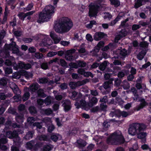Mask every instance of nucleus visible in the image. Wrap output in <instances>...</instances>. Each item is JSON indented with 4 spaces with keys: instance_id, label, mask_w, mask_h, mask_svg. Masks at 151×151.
Wrapping results in <instances>:
<instances>
[{
    "instance_id": "59",
    "label": "nucleus",
    "mask_w": 151,
    "mask_h": 151,
    "mask_svg": "<svg viewBox=\"0 0 151 151\" xmlns=\"http://www.w3.org/2000/svg\"><path fill=\"white\" fill-rule=\"evenodd\" d=\"M29 109L30 112L32 114H35L36 113V110L34 106H32L30 107Z\"/></svg>"
},
{
    "instance_id": "14",
    "label": "nucleus",
    "mask_w": 151,
    "mask_h": 151,
    "mask_svg": "<svg viewBox=\"0 0 151 151\" xmlns=\"http://www.w3.org/2000/svg\"><path fill=\"white\" fill-rule=\"evenodd\" d=\"M124 16V12L119 13L117 17L114 20L111 22L110 25L111 26L114 25L121 18L123 17Z\"/></svg>"
},
{
    "instance_id": "16",
    "label": "nucleus",
    "mask_w": 151,
    "mask_h": 151,
    "mask_svg": "<svg viewBox=\"0 0 151 151\" xmlns=\"http://www.w3.org/2000/svg\"><path fill=\"white\" fill-rule=\"evenodd\" d=\"M70 102L69 100H65L64 101L63 104V106L64 108V109L65 111H68L70 109Z\"/></svg>"
},
{
    "instance_id": "36",
    "label": "nucleus",
    "mask_w": 151,
    "mask_h": 151,
    "mask_svg": "<svg viewBox=\"0 0 151 151\" xmlns=\"http://www.w3.org/2000/svg\"><path fill=\"white\" fill-rule=\"evenodd\" d=\"M131 91L133 93L135 96V97L133 98V99L134 100H137L138 98V96L137 94H136V90L134 88H131Z\"/></svg>"
},
{
    "instance_id": "35",
    "label": "nucleus",
    "mask_w": 151,
    "mask_h": 151,
    "mask_svg": "<svg viewBox=\"0 0 151 151\" xmlns=\"http://www.w3.org/2000/svg\"><path fill=\"white\" fill-rule=\"evenodd\" d=\"M118 52H119V55L120 56H126L127 54V51L124 49L121 50H119Z\"/></svg>"
},
{
    "instance_id": "58",
    "label": "nucleus",
    "mask_w": 151,
    "mask_h": 151,
    "mask_svg": "<svg viewBox=\"0 0 151 151\" xmlns=\"http://www.w3.org/2000/svg\"><path fill=\"white\" fill-rule=\"evenodd\" d=\"M86 38L88 41L90 42L92 41L93 40L92 36L89 34H88L86 35Z\"/></svg>"
},
{
    "instance_id": "29",
    "label": "nucleus",
    "mask_w": 151,
    "mask_h": 151,
    "mask_svg": "<svg viewBox=\"0 0 151 151\" xmlns=\"http://www.w3.org/2000/svg\"><path fill=\"white\" fill-rule=\"evenodd\" d=\"M146 53V52L145 50L142 51L137 55V58L139 60H142L144 58Z\"/></svg>"
},
{
    "instance_id": "20",
    "label": "nucleus",
    "mask_w": 151,
    "mask_h": 151,
    "mask_svg": "<svg viewBox=\"0 0 151 151\" xmlns=\"http://www.w3.org/2000/svg\"><path fill=\"white\" fill-rule=\"evenodd\" d=\"M113 80H110L109 81L105 82L103 85L104 88L105 89L111 88L112 87Z\"/></svg>"
},
{
    "instance_id": "10",
    "label": "nucleus",
    "mask_w": 151,
    "mask_h": 151,
    "mask_svg": "<svg viewBox=\"0 0 151 151\" xmlns=\"http://www.w3.org/2000/svg\"><path fill=\"white\" fill-rule=\"evenodd\" d=\"M89 81L88 79L83 80L77 82H70L69 86L72 89H74L78 86L83 85Z\"/></svg>"
},
{
    "instance_id": "48",
    "label": "nucleus",
    "mask_w": 151,
    "mask_h": 151,
    "mask_svg": "<svg viewBox=\"0 0 151 151\" xmlns=\"http://www.w3.org/2000/svg\"><path fill=\"white\" fill-rule=\"evenodd\" d=\"M116 102L118 103L120 105H122L124 102L121 99L117 97L116 98Z\"/></svg>"
},
{
    "instance_id": "50",
    "label": "nucleus",
    "mask_w": 151,
    "mask_h": 151,
    "mask_svg": "<svg viewBox=\"0 0 151 151\" xmlns=\"http://www.w3.org/2000/svg\"><path fill=\"white\" fill-rule=\"evenodd\" d=\"M18 16L19 17V19L22 20H24V18L26 17H27L26 14L23 13H19L18 14Z\"/></svg>"
},
{
    "instance_id": "47",
    "label": "nucleus",
    "mask_w": 151,
    "mask_h": 151,
    "mask_svg": "<svg viewBox=\"0 0 151 151\" xmlns=\"http://www.w3.org/2000/svg\"><path fill=\"white\" fill-rule=\"evenodd\" d=\"M48 81V79L46 78H42L39 79L38 83H45Z\"/></svg>"
},
{
    "instance_id": "26",
    "label": "nucleus",
    "mask_w": 151,
    "mask_h": 151,
    "mask_svg": "<svg viewBox=\"0 0 151 151\" xmlns=\"http://www.w3.org/2000/svg\"><path fill=\"white\" fill-rule=\"evenodd\" d=\"M51 138L54 141H56L57 140L61 139L62 137L59 134H53L51 136Z\"/></svg>"
},
{
    "instance_id": "40",
    "label": "nucleus",
    "mask_w": 151,
    "mask_h": 151,
    "mask_svg": "<svg viewBox=\"0 0 151 151\" xmlns=\"http://www.w3.org/2000/svg\"><path fill=\"white\" fill-rule=\"evenodd\" d=\"M21 72H20V74L18 72H15L12 75V77L14 78L18 79L19 78L21 77Z\"/></svg>"
},
{
    "instance_id": "12",
    "label": "nucleus",
    "mask_w": 151,
    "mask_h": 151,
    "mask_svg": "<svg viewBox=\"0 0 151 151\" xmlns=\"http://www.w3.org/2000/svg\"><path fill=\"white\" fill-rule=\"evenodd\" d=\"M75 50L74 49L68 51L65 57V59L67 60H71L73 59V56L72 54L74 52Z\"/></svg>"
},
{
    "instance_id": "8",
    "label": "nucleus",
    "mask_w": 151,
    "mask_h": 151,
    "mask_svg": "<svg viewBox=\"0 0 151 151\" xmlns=\"http://www.w3.org/2000/svg\"><path fill=\"white\" fill-rule=\"evenodd\" d=\"M9 86L10 88L12 90L16 96L13 97V99L16 102H18L21 99V96H20L21 91L19 89L17 86L12 82L9 83Z\"/></svg>"
},
{
    "instance_id": "25",
    "label": "nucleus",
    "mask_w": 151,
    "mask_h": 151,
    "mask_svg": "<svg viewBox=\"0 0 151 151\" xmlns=\"http://www.w3.org/2000/svg\"><path fill=\"white\" fill-rule=\"evenodd\" d=\"M77 144L79 147H82L85 146L86 145V142L82 139H79L77 141Z\"/></svg>"
},
{
    "instance_id": "52",
    "label": "nucleus",
    "mask_w": 151,
    "mask_h": 151,
    "mask_svg": "<svg viewBox=\"0 0 151 151\" xmlns=\"http://www.w3.org/2000/svg\"><path fill=\"white\" fill-rule=\"evenodd\" d=\"M35 56L37 59L42 58L43 57L42 54L38 52H36L35 53Z\"/></svg>"
},
{
    "instance_id": "56",
    "label": "nucleus",
    "mask_w": 151,
    "mask_h": 151,
    "mask_svg": "<svg viewBox=\"0 0 151 151\" xmlns=\"http://www.w3.org/2000/svg\"><path fill=\"white\" fill-rule=\"evenodd\" d=\"M37 139L40 140H47V137L45 135H41L37 137Z\"/></svg>"
},
{
    "instance_id": "44",
    "label": "nucleus",
    "mask_w": 151,
    "mask_h": 151,
    "mask_svg": "<svg viewBox=\"0 0 151 151\" xmlns=\"http://www.w3.org/2000/svg\"><path fill=\"white\" fill-rule=\"evenodd\" d=\"M29 96V93L28 92L25 93L22 97V99L23 101H25L27 100Z\"/></svg>"
},
{
    "instance_id": "41",
    "label": "nucleus",
    "mask_w": 151,
    "mask_h": 151,
    "mask_svg": "<svg viewBox=\"0 0 151 151\" xmlns=\"http://www.w3.org/2000/svg\"><path fill=\"white\" fill-rule=\"evenodd\" d=\"M7 83L6 78H3L0 79V85L2 86L6 85Z\"/></svg>"
},
{
    "instance_id": "6",
    "label": "nucleus",
    "mask_w": 151,
    "mask_h": 151,
    "mask_svg": "<svg viewBox=\"0 0 151 151\" xmlns=\"http://www.w3.org/2000/svg\"><path fill=\"white\" fill-rule=\"evenodd\" d=\"M145 128V126L142 124H134L129 128L128 133L130 135L134 136L137 134L139 132L143 131Z\"/></svg>"
},
{
    "instance_id": "17",
    "label": "nucleus",
    "mask_w": 151,
    "mask_h": 151,
    "mask_svg": "<svg viewBox=\"0 0 151 151\" xmlns=\"http://www.w3.org/2000/svg\"><path fill=\"white\" fill-rule=\"evenodd\" d=\"M50 36L52 39L55 43H58L60 40L61 38L55 35L54 32H51L50 33Z\"/></svg>"
},
{
    "instance_id": "60",
    "label": "nucleus",
    "mask_w": 151,
    "mask_h": 151,
    "mask_svg": "<svg viewBox=\"0 0 151 151\" xmlns=\"http://www.w3.org/2000/svg\"><path fill=\"white\" fill-rule=\"evenodd\" d=\"M112 17V15L110 14L109 13H104V18L105 19L108 18L109 19H110Z\"/></svg>"
},
{
    "instance_id": "15",
    "label": "nucleus",
    "mask_w": 151,
    "mask_h": 151,
    "mask_svg": "<svg viewBox=\"0 0 151 151\" xmlns=\"http://www.w3.org/2000/svg\"><path fill=\"white\" fill-rule=\"evenodd\" d=\"M105 34L102 32H97L94 35V39L96 41H99L103 38Z\"/></svg>"
},
{
    "instance_id": "18",
    "label": "nucleus",
    "mask_w": 151,
    "mask_h": 151,
    "mask_svg": "<svg viewBox=\"0 0 151 151\" xmlns=\"http://www.w3.org/2000/svg\"><path fill=\"white\" fill-rule=\"evenodd\" d=\"M126 35V34L124 31L122 30L120 32L119 34L115 38V42H117L118 40H120L122 38L125 36Z\"/></svg>"
},
{
    "instance_id": "30",
    "label": "nucleus",
    "mask_w": 151,
    "mask_h": 151,
    "mask_svg": "<svg viewBox=\"0 0 151 151\" xmlns=\"http://www.w3.org/2000/svg\"><path fill=\"white\" fill-rule=\"evenodd\" d=\"M34 133V132L33 131L29 132L24 137V139L27 140H29L32 138L33 137Z\"/></svg>"
},
{
    "instance_id": "34",
    "label": "nucleus",
    "mask_w": 151,
    "mask_h": 151,
    "mask_svg": "<svg viewBox=\"0 0 151 151\" xmlns=\"http://www.w3.org/2000/svg\"><path fill=\"white\" fill-rule=\"evenodd\" d=\"M107 65V62L106 61L104 62L103 63L101 64L99 68L101 70H104L106 68Z\"/></svg>"
},
{
    "instance_id": "19",
    "label": "nucleus",
    "mask_w": 151,
    "mask_h": 151,
    "mask_svg": "<svg viewBox=\"0 0 151 151\" xmlns=\"http://www.w3.org/2000/svg\"><path fill=\"white\" fill-rule=\"evenodd\" d=\"M147 135V133L146 132H142V131H140L137 134V137L138 138L143 139V142H145L146 141L145 138Z\"/></svg>"
},
{
    "instance_id": "39",
    "label": "nucleus",
    "mask_w": 151,
    "mask_h": 151,
    "mask_svg": "<svg viewBox=\"0 0 151 151\" xmlns=\"http://www.w3.org/2000/svg\"><path fill=\"white\" fill-rule=\"evenodd\" d=\"M52 148V146L51 145H45L43 147V151H50Z\"/></svg>"
},
{
    "instance_id": "43",
    "label": "nucleus",
    "mask_w": 151,
    "mask_h": 151,
    "mask_svg": "<svg viewBox=\"0 0 151 151\" xmlns=\"http://www.w3.org/2000/svg\"><path fill=\"white\" fill-rule=\"evenodd\" d=\"M111 3L115 6H118L120 4V2L118 0H110Z\"/></svg>"
},
{
    "instance_id": "5",
    "label": "nucleus",
    "mask_w": 151,
    "mask_h": 151,
    "mask_svg": "<svg viewBox=\"0 0 151 151\" xmlns=\"http://www.w3.org/2000/svg\"><path fill=\"white\" fill-rule=\"evenodd\" d=\"M76 102L75 103V105L76 108H82L86 110H88L89 109L90 105L91 106L95 105L97 103L98 100L95 97H93L90 100H89V104L87 103L86 101L83 99L80 100L79 101H78V99H76Z\"/></svg>"
},
{
    "instance_id": "13",
    "label": "nucleus",
    "mask_w": 151,
    "mask_h": 151,
    "mask_svg": "<svg viewBox=\"0 0 151 151\" xmlns=\"http://www.w3.org/2000/svg\"><path fill=\"white\" fill-rule=\"evenodd\" d=\"M21 74L23 76L27 79L32 78L33 74L32 72H28L23 70L21 71Z\"/></svg>"
},
{
    "instance_id": "23",
    "label": "nucleus",
    "mask_w": 151,
    "mask_h": 151,
    "mask_svg": "<svg viewBox=\"0 0 151 151\" xmlns=\"http://www.w3.org/2000/svg\"><path fill=\"white\" fill-rule=\"evenodd\" d=\"M33 125L34 126H36L37 130L39 132H43L45 130V129L44 128H42V126L38 122H36L34 123Z\"/></svg>"
},
{
    "instance_id": "61",
    "label": "nucleus",
    "mask_w": 151,
    "mask_h": 151,
    "mask_svg": "<svg viewBox=\"0 0 151 151\" xmlns=\"http://www.w3.org/2000/svg\"><path fill=\"white\" fill-rule=\"evenodd\" d=\"M5 34L4 31L3 30L0 33V45L1 44V40L4 36Z\"/></svg>"
},
{
    "instance_id": "62",
    "label": "nucleus",
    "mask_w": 151,
    "mask_h": 151,
    "mask_svg": "<svg viewBox=\"0 0 151 151\" xmlns=\"http://www.w3.org/2000/svg\"><path fill=\"white\" fill-rule=\"evenodd\" d=\"M69 66L71 68H78V65L74 63H71L69 64Z\"/></svg>"
},
{
    "instance_id": "28",
    "label": "nucleus",
    "mask_w": 151,
    "mask_h": 151,
    "mask_svg": "<svg viewBox=\"0 0 151 151\" xmlns=\"http://www.w3.org/2000/svg\"><path fill=\"white\" fill-rule=\"evenodd\" d=\"M38 87V84L37 83H34L30 87V89L32 91H35L37 90Z\"/></svg>"
},
{
    "instance_id": "42",
    "label": "nucleus",
    "mask_w": 151,
    "mask_h": 151,
    "mask_svg": "<svg viewBox=\"0 0 151 151\" xmlns=\"http://www.w3.org/2000/svg\"><path fill=\"white\" fill-rule=\"evenodd\" d=\"M38 95L43 97L46 96V95L43 92V90L42 89H39L37 92Z\"/></svg>"
},
{
    "instance_id": "31",
    "label": "nucleus",
    "mask_w": 151,
    "mask_h": 151,
    "mask_svg": "<svg viewBox=\"0 0 151 151\" xmlns=\"http://www.w3.org/2000/svg\"><path fill=\"white\" fill-rule=\"evenodd\" d=\"M104 44V43L103 42H100L97 44V47L96 49H95L94 51L93 52H94L95 51L96 52H99L100 48L103 46Z\"/></svg>"
},
{
    "instance_id": "21",
    "label": "nucleus",
    "mask_w": 151,
    "mask_h": 151,
    "mask_svg": "<svg viewBox=\"0 0 151 151\" xmlns=\"http://www.w3.org/2000/svg\"><path fill=\"white\" fill-rule=\"evenodd\" d=\"M24 63L23 62L19 61V62L18 65L15 63L13 65L14 69L16 70H18L19 68H24Z\"/></svg>"
},
{
    "instance_id": "57",
    "label": "nucleus",
    "mask_w": 151,
    "mask_h": 151,
    "mask_svg": "<svg viewBox=\"0 0 151 151\" xmlns=\"http://www.w3.org/2000/svg\"><path fill=\"white\" fill-rule=\"evenodd\" d=\"M4 71L6 74H10L12 72V69L10 68H7L4 69Z\"/></svg>"
},
{
    "instance_id": "11",
    "label": "nucleus",
    "mask_w": 151,
    "mask_h": 151,
    "mask_svg": "<svg viewBox=\"0 0 151 151\" xmlns=\"http://www.w3.org/2000/svg\"><path fill=\"white\" fill-rule=\"evenodd\" d=\"M4 136V135L1 134V137H0V148L3 150H5L7 149V147L3 145H1V144H5L7 142V141L5 137H2Z\"/></svg>"
},
{
    "instance_id": "54",
    "label": "nucleus",
    "mask_w": 151,
    "mask_h": 151,
    "mask_svg": "<svg viewBox=\"0 0 151 151\" xmlns=\"http://www.w3.org/2000/svg\"><path fill=\"white\" fill-rule=\"evenodd\" d=\"M136 87L138 89H140V88H143L145 89L146 88V86L145 84H143L142 86L139 83H137L136 85Z\"/></svg>"
},
{
    "instance_id": "27",
    "label": "nucleus",
    "mask_w": 151,
    "mask_h": 151,
    "mask_svg": "<svg viewBox=\"0 0 151 151\" xmlns=\"http://www.w3.org/2000/svg\"><path fill=\"white\" fill-rule=\"evenodd\" d=\"M148 43L146 41H143L141 42L139 44V46L141 49H146L147 48Z\"/></svg>"
},
{
    "instance_id": "55",
    "label": "nucleus",
    "mask_w": 151,
    "mask_h": 151,
    "mask_svg": "<svg viewBox=\"0 0 151 151\" xmlns=\"http://www.w3.org/2000/svg\"><path fill=\"white\" fill-rule=\"evenodd\" d=\"M83 75L85 77H86L91 76V77L93 78V75L90 72L85 71Z\"/></svg>"
},
{
    "instance_id": "53",
    "label": "nucleus",
    "mask_w": 151,
    "mask_h": 151,
    "mask_svg": "<svg viewBox=\"0 0 151 151\" xmlns=\"http://www.w3.org/2000/svg\"><path fill=\"white\" fill-rule=\"evenodd\" d=\"M78 67H84L86 66V63L83 61H79L78 62Z\"/></svg>"
},
{
    "instance_id": "64",
    "label": "nucleus",
    "mask_w": 151,
    "mask_h": 151,
    "mask_svg": "<svg viewBox=\"0 0 151 151\" xmlns=\"http://www.w3.org/2000/svg\"><path fill=\"white\" fill-rule=\"evenodd\" d=\"M36 120L33 117H29L27 119L28 122L29 123H33Z\"/></svg>"
},
{
    "instance_id": "45",
    "label": "nucleus",
    "mask_w": 151,
    "mask_h": 151,
    "mask_svg": "<svg viewBox=\"0 0 151 151\" xmlns=\"http://www.w3.org/2000/svg\"><path fill=\"white\" fill-rule=\"evenodd\" d=\"M44 122L46 124H51L52 121L50 118L49 117H46L44 118L43 119Z\"/></svg>"
},
{
    "instance_id": "63",
    "label": "nucleus",
    "mask_w": 151,
    "mask_h": 151,
    "mask_svg": "<svg viewBox=\"0 0 151 151\" xmlns=\"http://www.w3.org/2000/svg\"><path fill=\"white\" fill-rule=\"evenodd\" d=\"M119 112L121 114V115L123 117H126L129 115L128 113L127 112L125 111H119Z\"/></svg>"
},
{
    "instance_id": "37",
    "label": "nucleus",
    "mask_w": 151,
    "mask_h": 151,
    "mask_svg": "<svg viewBox=\"0 0 151 151\" xmlns=\"http://www.w3.org/2000/svg\"><path fill=\"white\" fill-rule=\"evenodd\" d=\"M42 111L45 114L47 115H49L51 114L52 112V111L50 108L43 109L42 110Z\"/></svg>"
},
{
    "instance_id": "51",
    "label": "nucleus",
    "mask_w": 151,
    "mask_h": 151,
    "mask_svg": "<svg viewBox=\"0 0 151 151\" xmlns=\"http://www.w3.org/2000/svg\"><path fill=\"white\" fill-rule=\"evenodd\" d=\"M100 110V108L99 106H97L94 107L91 109V112H95L99 111Z\"/></svg>"
},
{
    "instance_id": "33",
    "label": "nucleus",
    "mask_w": 151,
    "mask_h": 151,
    "mask_svg": "<svg viewBox=\"0 0 151 151\" xmlns=\"http://www.w3.org/2000/svg\"><path fill=\"white\" fill-rule=\"evenodd\" d=\"M16 119L19 123H22L23 122V116L22 115H17Z\"/></svg>"
},
{
    "instance_id": "46",
    "label": "nucleus",
    "mask_w": 151,
    "mask_h": 151,
    "mask_svg": "<svg viewBox=\"0 0 151 151\" xmlns=\"http://www.w3.org/2000/svg\"><path fill=\"white\" fill-rule=\"evenodd\" d=\"M138 148V144L137 143L134 144L132 147L129 149V151H135Z\"/></svg>"
},
{
    "instance_id": "32",
    "label": "nucleus",
    "mask_w": 151,
    "mask_h": 151,
    "mask_svg": "<svg viewBox=\"0 0 151 151\" xmlns=\"http://www.w3.org/2000/svg\"><path fill=\"white\" fill-rule=\"evenodd\" d=\"M53 98L51 96H48L44 100V102L47 105L50 104Z\"/></svg>"
},
{
    "instance_id": "9",
    "label": "nucleus",
    "mask_w": 151,
    "mask_h": 151,
    "mask_svg": "<svg viewBox=\"0 0 151 151\" xmlns=\"http://www.w3.org/2000/svg\"><path fill=\"white\" fill-rule=\"evenodd\" d=\"M7 137L9 138H14V142H18L20 140L19 137L18 136L17 132L16 131L12 132L10 131L7 132L6 133Z\"/></svg>"
},
{
    "instance_id": "2",
    "label": "nucleus",
    "mask_w": 151,
    "mask_h": 151,
    "mask_svg": "<svg viewBox=\"0 0 151 151\" xmlns=\"http://www.w3.org/2000/svg\"><path fill=\"white\" fill-rule=\"evenodd\" d=\"M73 26V23L70 19L63 17L60 19L58 25L54 28L56 32L62 34L69 31Z\"/></svg>"
},
{
    "instance_id": "24",
    "label": "nucleus",
    "mask_w": 151,
    "mask_h": 151,
    "mask_svg": "<svg viewBox=\"0 0 151 151\" xmlns=\"http://www.w3.org/2000/svg\"><path fill=\"white\" fill-rule=\"evenodd\" d=\"M147 105V103L144 100H142L141 101L140 104L136 107V110L137 111H138L140 109L143 108Z\"/></svg>"
},
{
    "instance_id": "22",
    "label": "nucleus",
    "mask_w": 151,
    "mask_h": 151,
    "mask_svg": "<svg viewBox=\"0 0 151 151\" xmlns=\"http://www.w3.org/2000/svg\"><path fill=\"white\" fill-rule=\"evenodd\" d=\"M148 1L149 0H137L135 1L134 6L136 8H137L144 4L145 1Z\"/></svg>"
},
{
    "instance_id": "7",
    "label": "nucleus",
    "mask_w": 151,
    "mask_h": 151,
    "mask_svg": "<svg viewBox=\"0 0 151 151\" xmlns=\"http://www.w3.org/2000/svg\"><path fill=\"white\" fill-rule=\"evenodd\" d=\"M104 1V0H97L95 3H91L89 5V14L90 17L97 16L99 9V6L97 4H99Z\"/></svg>"
},
{
    "instance_id": "38",
    "label": "nucleus",
    "mask_w": 151,
    "mask_h": 151,
    "mask_svg": "<svg viewBox=\"0 0 151 151\" xmlns=\"http://www.w3.org/2000/svg\"><path fill=\"white\" fill-rule=\"evenodd\" d=\"M57 54V52L52 51H50L47 54V56L48 57H52Z\"/></svg>"
},
{
    "instance_id": "4",
    "label": "nucleus",
    "mask_w": 151,
    "mask_h": 151,
    "mask_svg": "<svg viewBox=\"0 0 151 151\" xmlns=\"http://www.w3.org/2000/svg\"><path fill=\"white\" fill-rule=\"evenodd\" d=\"M106 141L109 144L119 145L124 143L125 140L121 132L117 131L111 134Z\"/></svg>"
},
{
    "instance_id": "49",
    "label": "nucleus",
    "mask_w": 151,
    "mask_h": 151,
    "mask_svg": "<svg viewBox=\"0 0 151 151\" xmlns=\"http://www.w3.org/2000/svg\"><path fill=\"white\" fill-rule=\"evenodd\" d=\"M123 87L124 89H127L129 88L130 86L129 84L126 81H124L123 82Z\"/></svg>"
},
{
    "instance_id": "1",
    "label": "nucleus",
    "mask_w": 151,
    "mask_h": 151,
    "mask_svg": "<svg viewBox=\"0 0 151 151\" xmlns=\"http://www.w3.org/2000/svg\"><path fill=\"white\" fill-rule=\"evenodd\" d=\"M13 39L12 38L10 39V41H12V43L9 44H6L4 46L5 51H3L1 52L0 53V55L2 56L3 58H8L5 62V63L7 66H10L12 65L13 66L15 65L14 63V59L11 56L9 57V52H8L9 50H11L12 51L13 53L17 55H19V50L18 46L16 45L15 42H13Z\"/></svg>"
},
{
    "instance_id": "3",
    "label": "nucleus",
    "mask_w": 151,
    "mask_h": 151,
    "mask_svg": "<svg viewBox=\"0 0 151 151\" xmlns=\"http://www.w3.org/2000/svg\"><path fill=\"white\" fill-rule=\"evenodd\" d=\"M55 7L52 5L46 6L39 14L37 22L41 23L48 21L53 16Z\"/></svg>"
}]
</instances>
